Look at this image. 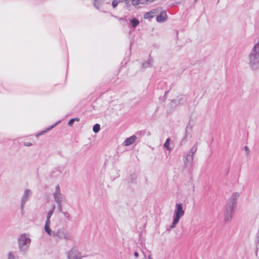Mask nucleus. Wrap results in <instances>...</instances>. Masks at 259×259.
Masks as SVG:
<instances>
[{
	"instance_id": "1",
	"label": "nucleus",
	"mask_w": 259,
	"mask_h": 259,
	"mask_svg": "<svg viewBox=\"0 0 259 259\" xmlns=\"http://www.w3.org/2000/svg\"><path fill=\"white\" fill-rule=\"evenodd\" d=\"M248 65L253 71L259 69V44H255L248 56Z\"/></svg>"
},
{
	"instance_id": "2",
	"label": "nucleus",
	"mask_w": 259,
	"mask_h": 259,
	"mask_svg": "<svg viewBox=\"0 0 259 259\" xmlns=\"http://www.w3.org/2000/svg\"><path fill=\"white\" fill-rule=\"evenodd\" d=\"M18 246L20 252L23 255H26L29 250L31 239L29 236L23 233L17 239Z\"/></svg>"
},
{
	"instance_id": "3",
	"label": "nucleus",
	"mask_w": 259,
	"mask_h": 259,
	"mask_svg": "<svg viewBox=\"0 0 259 259\" xmlns=\"http://www.w3.org/2000/svg\"><path fill=\"white\" fill-rule=\"evenodd\" d=\"M185 214V210L183 208V204L181 203H176V208L173 216V221L172 224L167 229L169 231L171 229L176 227L181 217Z\"/></svg>"
},
{
	"instance_id": "4",
	"label": "nucleus",
	"mask_w": 259,
	"mask_h": 259,
	"mask_svg": "<svg viewBox=\"0 0 259 259\" xmlns=\"http://www.w3.org/2000/svg\"><path fill=\"white\" fill-rule=\"evenodd\" d=\"M53 237H57L59 239H64L65 240H72L73 236L71 233L64 228H61L55 231L53 233Z\"/></svg>"
},
{
	"instance_id": "5",
	"label": "nucleus",
	"mask_w": 259,
	"mask_h": 259,
	"mask_svg": "<svg viewBox=\"0 0 259 259\" xmlns=\"http://www.w3.org/2000/svg\"><path fill=\"white\" fill-rule=\"evenodd\" d=\"M53 196L56 203H62L65 199V197L61 193V190L59 185L55 187V191L53 193Z\"/></svg>"
},
{
	"instance_id": "6",
	"label": "nucleus",
	"mask_w": 259,
	"mask_h": 259,
	"mask_svg": "<svg viewBox=\"0 0 259 259\" xmlns=\"http://www.w3.org/2000/svg\"><path fill=\"white\" fill-rule=\"evenodd\" d=\"M32 192L30 189H26L24 190V193L22 196L20 201V208L22 211L23 210L26 203L32 196Z\"/></svg>"
},
{
	"instance_id": "7",
	"label": "nucleus",
	"mask_w": 259,
	"mask_h": 259,
	"mask_svg": "<svg viewBox=\"0 0 259 259\" xmlns=\"http://www.w3.org/2000/svg\"><path fill=\"white\" fill-rule=\"evenodd\" d=\"M239 195V193L234 192L229 198L226 205L235 208L237 203V199H238Z\"/></svg>"
},
{
	"instance_id": "8",
	"label": "nucleus",
	"mask_w": 259,
	"mask_h": 259,
	"mask_svg": "<svg viewBox=\"0 0 259 259\" xmlns=\"http://www.w3.org/2000/svg\"><path fill=\"white\" fill-rule=\"evenodd\" d=\"M235 209V208L226 205L225 209V221L226 222H229L231 221Z\"/></svg>"
},
{
	"instance_id": "9",
	"label": "nucleus",
	"mask_w": 259,
	"mask_h": 259,
	"mask_svg": "<svg viewBox=\"0 0 259 259\" xmlns=\"http://www.w3.org/2000/svg\"><path fill=\"white\" fill-rule=\"evenodd\" d=\"M80 253L76 247H73L68 254V259H80Z\"/></svg>"
},
{
	"instance_id": "10",
	"label": "nucleus",
	"mask_w": 259,
	"mask_h": 259,
	"mask_svg": "<svg viewBox=\"0 0 259 259\" xmlns=\"http://www.w3.org/2000/svg\"><path fill=\"white\" fill-rule=\"evenodd\" d=\"M159 12V9H155L146 13L144 15V19H151Z\"/></svg>"
},
{
	"instance_id": "11",
	"label": "nucleus",
	"mask_w": 259,
	"mask_h": 259,
	"mask_svg": "<svg viewBox=\"0 0 259 259\" xmlns=\"http://www.w3.org/2000/svg\"><path fill=\"white\" fill-rule=\"evenodd\" d=\"M183 157L185 166H187L189 164L192 163L193 160V155L188 153L186 155H184Z\"/></svg>"
},
{
	"instance_id": "12",
	"label": "nucleus",
	"mask_w": 259,
	"mask_h": 259,
	"mask_svg": "<svg viewBox=\"0 0 259 259\" xmlns=\"http://www.w3.org/2000/svg\"><path fill=\"white\" fill-rule=\"evenodd\" d=\"M167 19V15L166 13V11H162L160 12V14L158 15L156 17V20L158 22H163Z\"/></svg>"
},
{
	"instance_id": "13",
	"label": "nucleus",
	"mask_w": 259,
	"mask_h": 259,
	"mask_svg": "<svg viewBox=\"0 0 259 259\" xmlns=\"http://www.w3.org/2000/svg\"><path fill=\"white\" fill-rule=\"evenodd\" d=\"M137 139V136L133 135L128 138H127L124 142V145L125 146H130L133 144L136 141Z\"/></svg>"
},
{
	"instance_id": "14",
	"label": "nucleus",
	"mask_w": 259,
	"mask_h": 259,
	"mask_svg": "<svg viewBox=\"0 0 259 259\" xmlns=\"http://www.w3.org/2000/svg\"><path fill=\"white\" fill-rule=\"evenodd\" d=\"M186 100V97L184 96L181 95L180 96H178L177 99H174L172 101V102L176 104H181L185 103Z\"/></svg>"
},
{
	"instance_id": "15",
	"label": "nucleus",
	"mask_w": 259,
	"mask_h": 259,
	"mask_svg": "<svg viewBox=\"0 0 259 259\" xmlns=\"http://www.w3.org/2000/svg\"><path fill=\"white\" fill-rule=\"evenodd\" d=\"M51 222H46L45 223V231L47 233L48 235H49L51 236H53V233L55 232V231H52V230L50 228V225Z\"/></svg>"
},
{
	"instance_id": "16",
	"label": "nucleus",
	"mask_w": 259,
	"mask_h": 259,
	"mask_svg": "<svg viewBox=\"0 0 259 259\" xmlns=\"http://www.w3.org/2000/svg\"><path fill=\"white\" fill-rule=\"evenodd\" d=\"M55 207L56 206L55 204L52 205V208L49 211V212L47 213L46 222H51L50 218L52 215L53 213H54Z\"/></svg>"
},
{
	"instance_id": "17",
	"label": "nucleus",
	"mask_w": 259,
	"mask_h": 259,
	"mask_svg": "<svg viewBox=\"0 0 259 259\" xmlns=\"http://www.w3.org/2000/svg\"><path fill=\"white\" fill-rule=\"evenodd\" d=\"M104 1L105 0H94V5L95 7L97 9L99 10Z\"/></svg>"
},
{
	"instance_id": "18",
	"label": "nucleus",
	"mask_w": 259,
	"mask_h": 259,
	"mask_svg": "<svg viewBox=\"0 0 259 259\" xmlns=\"http://www.w3.org/2000/svg\"><path fill=\"white\" fill-rule=\"evenodd\" d=\"M153 61L151 59H149L146 62L142 63V67L144 68H146L152 66Z\"/></svg>"
},
{
	"instance_id": "19",
	"label": "nucleus",
	"mask_w": 259,
	"mask_h": 259,
	"mask_svg": "<svg viewBox=\"0 0 259 259\" xmlns=\"http://www.w3.org/2000/svg\"><path fill=\"white\" fill-rule=\"evenodd\" d=\"M16 252L10 251L8 253V259H16L18 256L16 255Z\"/></svg>"
},
{
	"instance_id": "20",
	"label": "nucleus",
	"mask_w": 259,
	"mask_h": 259,
	"mask_svg": "<svg viewBox=\"0 0 259 259\" xmlns=\"http://www.w3.org/2000/svg\"><path fill=\"white\" fill-rule=\"evenodd\" d=\"M130 22L132 24V26L134 28L136 27L139 24V23H140L139 20L136 18H133V19H131L130 20Z\"/></svg>"
},
{
	"instance_id": "21",
	"label": "nucleus",
	"mask_w": 259,
	"mask_h": 259,
	"mask_svg": "<svg viewBox=\"0 0 259 259\" xmlns=\"http://www.w3.org/2000/svg\"><path fill=\"white\" fill-rule=\"evenodd\" d=\"M58 124V123H55L54 124L49 126V127H48L47 128H46V130H44L42 132H41L40 133H39V134H38L36 136H40V135H43L44 134H45L46 132L47 131H49L50 130H51V129H52L53 127H54L57 124Z\"/></svg>"
},
{
	"instance_id": "22",
	"label": "nucleus",
	"mask_w": 259,
	"mask_h": 259,
	"mask_svg": "<svg viewBox=\"0 0 259 259\" xmlns=\"http://www.w3.org/2000/svg\"><path fill=\"white\" fill-rule=\"evenodd\" d=\"M170 141V138H167L166 140V141H165V142L164 143V144L163 145V146L168 151H170L171 150V148L169 147Z\"/></svg>"
},
{
	"instance_id": "23",
	"label": "nucleus",
	"mask_w": 259,
	"mask_h": 259,
	"mask_svg": "<svg viewBox=\"0 0 259 259\" xmlns=\"http://www.w3.org/2000/svg\"><path fill=\"white\" fill-rule=\"evenodd\" d=\"M93 132L95 133H98L99 132V131L100 130V125L98 123L95 124L93 126Z\"/></svg>"
},
{
	"instance_id": "24",
	"label": "nucleus",
	"mask_w": 259,
	"mask_h": 259,
	"mask_svg": "<svg viewBox=\"0 0 259 259\" xmlns=\"http://www.w3.org/2000/svg\"><path fill=\"white\" fill-rule=\"evenodd\" d=\"M197 146H196V144L194 145L191 149L190 150H189V151L188 152V153L192 154L194 155V154L196 153V151H197Z\"/></svg>"
},
{
	"instance_id": "25",
	"label": "nucleus",
	"mask_w": 259,
	"mask_h": 259,
	"mask_svg": "<svg viewBox=\"0 0 259 259\" xmlns=\"http://www.w3.org/2000/svg\"><path fill=\"white\" fill-rule=\"evenodd\" d=\"M122 2V0H113L112 2V6L113 8H116L117 5Z\"/></svg>"
},
{
	"instance_id": "26",
	"label": "nucleus",
	"mask_w": 259,
	"mask_h": 259,
	"mask_svg": "<svg viewBox=\"0 0 259 259\" xmlns=\"http://www.w3.org/2000/svg\"><path fill=\"white\" fill-rule=\"evenodd\" d=\"M122 2H124L126 6V7L128 10H130L131 8V2L132 3V0H122Z\"/></svg>"
},
{
	"instance_id": "27",
	"label": "nucleus",
	"mask_w": 259,
	"mask_h": 259,
	"mask_svg": "<svg viewBox=\"0 0 259 259\" xmlns=\"http://www.w3.org/2000/svg\"><path fill=\"white\" fill-rule=\"evenodd\" d=\"M57 205V209L59 212L63 213L64 211H63V205L62 203H56Z\"/></svg>"
},
{
	"instance_id": "28",
	"label": "nucleus",
	"mask_w": 259,
	"mask_h": 259,
	"mask_svg": "<svg viewBox=\"0 0 259 259\" xmlns=\"http://www.w3.org/2000/svg\"><path fill=\"white\" fill-rule=\"evenodd\" d=\"M62 213L66 219L68 221L70 220V214L68 212L64 211Z\"/></svg>"
},
{
	"instance_id": "29",
	"label": "nucleus",
	"mask_w": 259,
	"mask_h": 259,
	"mask_svg": "<svg viewBox=\"0 0 259 259\" xmlns=\"http://www.w3.org/2000/svg\"><path fill=\"white\" fill-rule=\"evenodd\" d=\"M140 3V0H132V4L134 6H138Z\"/></svg>"
},
{
	"instance_id": "30",
	"label": "nucleus",
	"mask_w": 259,
	"mask_h": 259,
	"mask_svg": "<svg viewBox=\"0 0 259 259\" xmlns=\"http://www.w3.org/2000/svg\"><path fill=\"white\" fill-rule=\"evenodd\" d=\"M255 242L256 244L259 243V230H258L256 234V239Z\"/></svg>"
},
{
	"instance_id": "31",
	"label": "nucleus",
	"mask_w": 259,
	"mask_h": 259,
	"mask_svg": "<svg viewBox=\"0 0 259 259\" xmlns=\"http://www.w3.org/2000/svg\"><path fill=\"white\" fill-rule=\"evenodd\" d=\"M74 122V119L73 118L71 119L68 122V124L69 126H72Z\"/></svg>"
},
{
	"instance_id": "32",
	"label": "nucleus",
	"mask_w": 259,
	"mask_h": 259,
	"mask_svg": "<svg viewBox=\"0 0 259 259\" xmlns=\"http://www.w3.org/2000/svg\"><path fill=\"white\" fill-rule=\"evenodd\" d=\"M244 149H245V151L246 152V154L248 155L249 153V152H250L248 147L247 146H245Z\"/></svg>"
},
{
	"instance_id": "33",
	"label": "nucleus",
	"mask_w": 259,
	"mask_h": 259,
	"mask_svg": "<svg viewBox=\"0 0 259 259\" xmlns=\"http://www.w3.org/2000/svg\"><path fill=\"white\" fill-rule=\"evenodd\" d=\"M24 145L25 146H30L32 145V144H31V143L28 142H25Z\"/></svg>"
},
{
	"instance_id": "34",
	"label": "nucleus",
	"mask_w": 259,
	"mask_h": 259,
	"mask_svg": "<svg viewBox=\"0 0 259 259\" xmlns=\"http://www.w3.org/2000/svg\"><path fill=\"white\" fill-rule=\"evenodd\" d=\"M134 255L135 257H138L139 256V253L137 252H135L134 253Z\"/></svg>"
},
{
	"instance_id": "35",
	"label": "nucleus",
	"mask_w": 259,
	"mask_h": 259,
	"mask_svg": "<svg viewBox=\"0 0 259 259\" xmlns=\"http://www.w3.org/2000/svg\"><path fill=\"white\" fill-rule=\"evenodd\" d=\"M73 119H74V121H76L78 122L79 121V118H78L77 117L74 118Z\"/></svg>"
},
{
	"instance_id": "36",
	"label": "nucleus",
	"mask_w": 259,
	"mask_h": 259,
	"mask_svg": "<svg viewBox=\"0 0 259 259\" xmlns=\"http://www.w3.org/2000/svg\"><path fill=\"white\" fill-rule=\"evenodd\" d=\"M168 91L167 92H166L164 94V97H165V98H166V95L167 94H168Z\"/></svg>"
},
{
	"instance_id": "37",
	"label": "nucleus",
	"mask_w": 259,
	"mask_h": 259,
	"mask_svg": "<svg viewBox=\"0 0 259 259\" xmlns=\"http://www.w3.org/2000/svg\"><path fill=\"white\" fill-rule=\"evenodd\" d=\"M148 258H149V259H153V258H152L151 257L150 255V256H149Z\"/></svg>"
},
{
	"instance_id": "38",
	"label": "nucleus",
	"mask_w": 259,
	"mask_h": 259,
	"mask_svg": "<svg viewBox=\"0 0 259 259\" xmlns=\"http://www.w3.org/2000/svg\"><path fill=\"white\" fill-rule=\"evenodd\" d=\"M147 135H150V132H148Z\"/></svg>"
},
{
	"instance_id": "39",
	"label": "nucleus",
	"mask_w": 259,
	"mask_h": 259,
	"mask_svg": "<svg viewBox=\"0 0 259 259\" xmlns=\"http://www.w3.org/2000/svg\"><path fill=\"white\" fill-rule=\"evenodd\" d=\"M142 131H140L139 133L141 134V133H142Z\"/></svg>"
},
{
	"instance_id": "40",
	"label": "nucleus",
	"mask_w": 259,
	"mask_h": 259,
	"mask_svg": "<svg viewBox=\"0 0 259 259\" xmlns=\"http://www.w3.org/2000/svg\"><path fill=\"white\" fill-rule=\"evenodd\" d=\"M195 2H196V1H197V0H195Z\"/></svg>"
}]
</instances>
